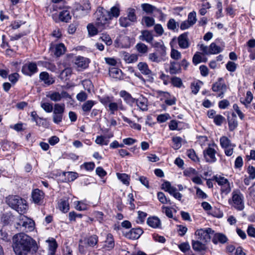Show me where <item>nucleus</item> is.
<instances>
[{
    "label": "nucleus",
    "mask_w": 255,
    "mask_h": 255,
    "mask_svg": "<svg viewBox=\"0 0 255 255\" xmlns=\"http://www.w3.org/2000/svg\"><path fill=\"white\" fill-rule=\"evenodd\" d=\"M97 17L96 24L100 29H110L112 26H110L111 21L113 17L117 18L120 14L119 4L112 7L110 11L104 10L101 11Z\"/></svg>",
    "instance_id": "obj_1"
},
{
    "label": "nucleus",
    "mask_w": 255,
    "mask_h": 255,
    "mask_svg": "<svg viewBox=\"0 0 255 255\" xmlns=\"http://www.w3.org/2000/svg\"><path fill=\"white\" fill-rule=\"evenodd\" d=\"M12 248L16 255H28L35 253L38 246L35 240H15Z\"/></svg>",
    "instance_id": "obj_2"
},
{
    "label": "nucleus",
    "mask_w": 255,
    "mask_h": 255,
    "mask_svg": "<svg viewBox=\"0 0 255 255\" xmlns=\"http://www.w3.org/2000/svg\"><path fill=\"white\" fill-rule=\"evenodd\" d=\"M6 202L9 207L16 210L19 214L26 213L28 208L26 201L18 196H8L6 199Z\"/></svg>",
    "instance_id": "obj_3"
},
{
    "label": "nucleus",
    "mask_w": 255,
    "mask_h": 255,
    "mask_svg": "<svg viewBox=\"0 0 255 255\" xmlns=\"http://www.w3.org/2000/svg\"><path fill=\"white\" fill-rule=\"evenodd\" d=\"M195 235L198 239H211V238L217 240L227 239L224 235L221 233L216 234L214 231L210 228L197 230Z\"/></svg>",
    "instance_id": "obj_4"
},
{
    "label": "nucleus",
    "mask_w": 255,
    "mask_h": 255,
    "mask_svg": "<svg viewBox=\"0 0 255 255\" xmlns=\"http://www.w3.org/2000/svg\"><path fill=\"white\" fill-rule=\"evenodd\" d=\"M228 203L230 205L238 211H242L245 208L244 197L239 189L233 190L232 198L229 199Z\"/></svg>",
    "instance_id": "obj_5"
},
{
    "label": "nucleus",
    "mask_w": 255,
    "mask_h": 255,
    "mask_svg": "<svg viewBox=\"0 0 255 255\" xmlns=\"http://www.w3.org/2000/svg\"><path fill=\"white\" fill-rule=\"evenodd\" d=\"M127 16H122L119 19L120 25L123 27H127L137 22V17L134 8L129 7L127 10Z\"/></svg>",
    "instance_id": "obj_6"
},
{
    "label": "nucleus",
    "mask_w": 255,
    "mask_h": 255,
    "mask_svg": "<svg viewBox=\"0 0 255 255\" xmlns=\"http://www.w3.org/2000/svg\"><path fill=\"white\" fill-rule=\"evenodd\" d=\"M65 110V106L64 103L55 104L53 110L52 119L54 123L59 124L62 122Z\"/></svg>",
    "instance_id": "obj_7"
},
{
    "label": "nucleus",
    "mask_w": 255,
    "mask_h": 255,
    "mask_svg": "<svg viewBox=\"0 0 255 255\" xmlns=\"http://www.w3.org/2000/svg\"><path fill=\"white\" fill-rule=\"evenodd\" d=\"M18 220V222L16 223L17 226L24 227L26 231H30L33 230L34 226V221L24 216L23 214H19Z\"/></svg>",
    "instance_id": "obj_8"
},
{
    "label": "nucleus",
    "mask_w": 255,
    "mask_h": 255,
    "mask_svg": "<svg viewBox=\"0 0 255 255\" xmlns=\"http://www.w3.org/2000/svg\"><path fill=\"white\" fill-rule=\"evenodd\" d=\"M38 72L37 63L34 62H28L24 64L21 68V72L25 76L31 77Z\"/></svg>",
    "instance_id": "obj_9"
},
{
    "label": "nucleus",
    "mask_w": 255,
    "mask_h": 255,
    "mask_svg": "<svg viewBox=\"0 0 255 255\" xmlns=\"http://www.w3.org/2000/svg\"><path fill=\"white\" fill-rule=\"evenodd\" d=\"M216 150L211 147H208L203 151L204 157L206 161L209 163H214L217 161L216 157Z\"/></svg>",
    "instance_id": "obj_10"
},
{
    "label": "nucleus",
    "mask_w": 255,
    "mask_h": 255,
    "mask_svg": "<svg viewBox=\"0 0 255 255\" xmlns=\"http://www.w3.org/2000/svg\"><path fill=\"white\" fill-rule=\"evenodd\" d=\"M188 32H185L178 36L177 41L180 48L185 49L189 47L190 43L188 38Z\"/></svg>",
    "instance_id": "obj_11"
},
{
    "label": "nucleus",
    "mask_w": 255,
    "mask_h": 255,
    "mask_svg": "<svg viewBox=\"0 0 255 255\" xmlns=\"http://www.w3.org/2000/svg\"><path fill=\"white\" fill-rule=\"evenodd\" d=\"M44 193L39 189H35L31 193V198L33 202L38 205H42L44 198Z\"/></svg>",
    "instance_id": "obj_12"
},
{
    "label": "nucleus",
    "mask_w": 255,
    "mask_h": 255,
    "mask_svg": "<svg viewBox=\"0 0 255 255\" xmlns=\"http://www.w3.org/2000/svg\"><path fill=\"white\" fill-rule=\"evenodd\" d=\"M137 67L141 74L147 76L149 81L153 79L152 77V72L151 70L149 69L148 66L146 63L140 62L138 63Z\"/></svg>",
    "instance_id": "obj_13"
},
{
    "label": "nucleus",
    "mask_w": 255,
    "mask_h": 255,
    "mask_svg": "<svg viewBox=\"0 0 255 255\" xmlns=\"http://www.w3.org/2000/svg\"><path fill=\"white\" fill-rule=\"evenodd\" d=\"M39 80L43 82L46 86H50L55 83V78L47 72H42L39 74Z\"/></svg>",
    "instance_id": "obj_14"
},
{
    "label": "nucleus",
    "mask_w": 255,
    "mask_h": 255,
    "mask_svg": "<svg viewBox=\"0 0 255 255\" xmlns=\"http://www.w3.org/2000/svg\"><path fill=\"white\" fill-rule=\"evenodd\" d=\"M89 59L82 56L77 57L75 61V65L79 71L86 69L89 66Z\"/></svg>",
    "instance_id": "obj_15"
},
{
    "label": "nucleus",
    "mask_w": 255,
    "mask_h": 255,
    "mask_svg": "<svg viewBox=\"0 0 255 255\" xmlns=\"http://www.w3.org/2000/svg\"><path fill=\"white\" fill-rule=\"evenodd\" d=\"M143 233V231L140 227L132 228L126 234L125 237L129 239H138Z\"/></svg>",
    "instance_id": "obj_16"
},
{
    "label": "nucleus",
    "mask_w": 255,
    "mask_h": 255,
    "mask_svg": "<svg viewBox=\"0 0 255 255\" xmlns=\"http://www.w3.org/2000/svg\"><path fill=\"white\" fill-rule=\"evenodd\" d=\"M120 96L122 97L124 101L130 107H132L135 102V99L133 98L130 94L125 90H122L120 92Z\"/></svg>",
    "instance_id": "obj_17"
},
{
    "label": "nucleus",
    "mask_w": 255,
    "mask_h": 255,
    "mask_svg": "<svg viewBox=\"0 0 255 255\" xmlns=\"http://www.w3.org/2000/svg\"><path fill=\"white\" fill-rule=\"evenodd\" d=\"M53 48V53L56 57H59L61 55L65 54L66 51V47L63 43H59L53 45V46H51V48Z\"/></svg>",
    "instance_id": "obj_18"
},
{
    "label": "nucleus",
    "mask_w": 255,
    "mask_h": 255,
    "mask_svg": "<svg viewBox=\"0 0 255 255\" xmlns=\"http://www.w3.org/2000/svg\"><path fill=\"white\" fill-rule=\"evenodd\" d=\"M148 59L151 62L159 63L165 61L166 57V55H162V54L154 52L148 54Z\"/></svg>",
    "instance_id": "obj_19"
},
{
    "label": "nucleus",
    "mask_w": 255,
    "mask_h": 255,
    "mask_svg": "<svg viewBox=\"0 0 255 255\" xmlns=\"http://www.w3.org/2000/svg\"><path fill=\"white\" fill-rule=\"evenodd\" d=\"M227 120L229 130L231 131H234L238 126L236 115L234 113H233L231 116H228Z\"/></svg>",
    "instance_id": "obj_20"
},
{
    "label": "nucleus",
    "mask_w": 255,
    "mask_h": 255,
    "mask_svg": "<svg viewBox=\"0 0 255 255\" xmlns=\"http://www.w3.org/2000/svg\"><path fill=\"white\" fill-rule=\"evenodd\" d=\"M108 107L111 114H114L115 112L117 111L119 109L121 110H125L122 102L120 99L118 100V103L112 101L110 104H109Z\"/></svg>",
    "instance_id": "obj_21"
},
{
    "label": "nucleus",
    "mask_w": 255,
    "mask_h": 255,
    "mask_svg": "<svg viewBox=\"0 0 255 255\" xmlns=\"http://www.w3.org/2000/svg\"><path fill=\"white\" fill-rule=\"evenodd\" d=\"M212 89L214 92H220L221 91H226L227 86L223 82L222 78H219L218 81L213 84Z\"/></svg>",
    "instance_id": "obj_22"
},
{
    "label": "nucleus",
    "mask_w": 255,
    "mask_h": 255,
    "mask_svg": "<svg viewBox=\"0 0 255 255\" xmlns=\"http://www.w3.org/2000/svg\"><path fill=\"white\" fill-rule=\"evenodd\" d=\"M147 224L150 227L154 229L160 228V220L156 216H151L147 218Z\"/></svg>",
    "instance_id": "obj_23"
},
{
    "label": "nucleus",
    "mask_w": 255,
    "mask_h": 255,
    "mask_svg": "<svg viewBox=\"0 0 255 255\" xmlns=\"http://www.w3.org/2000/svg\"><path fill=\"white\" fill-rule=\"evenodd\" d=\"M137 106L142 111H146L148 110V100L144 97H140L135 99Z\"/></svg>",
    "instance_id": "obj_24"
},
{
    "label": "nucleus",
    "mask_w": 255,
    "mask_h": 255,
    "mask_svg": "<svg viewBox=\"0 0 255 255\" xmlns=\"http://www.w3.org/2000/svg\"><path fill=\"white\" fill-rule=\"evenodd\" d=\"M141 35L139 36V39L142 41H145L147 43L152 44L153 36L152 32L148 30H143L141 31Z\"/></svg>",
    "instance_id": "obj_25"
},
{
    "label": "nucleus",
    "mask_w": 255,
    "mask_h": 255,
    "mask_svg": "<svg viewBox=\"0 0 255 255\" xmlns=\"http://www.w3.org/2000/svg\"><path fill=\"white\" fill-rule=\"evenodd\" d=\"M181 69L180 63L173 61H170L168 72L171 75L181 73Z\"/></svg>",
    "instance_id": "obj_26"
},
{
    "label": "nucleus",
    "mask_w": 255,
    "mask_h": 255,
    "mask_svg": "<svg viewBox=\"0 0 255 255\" xmlns=\"http://www.w3.org/2000/svg\"><path fill=\"white\" fill-rule=\"evenodd\" d=\"M151 44L152 46L156 49V53L162 54V55H166V47L162 41L154 42Z\"/></svg>",
    "instance_id": "obj_27"
},
{
    "label": "nucleus",
    "mask_w": 255,
    "mask_h": 255,
    "mask_svg": "<svg viewBox=\"0 0 255 255\" xmlns=\"http://www.w3.org/2000/svg\"><path fill=\"white\" fill-rule=\"evenodd\" d=\"M96 103V101L93 100H88L83 103L82 106V109L84 114L87 115L88 114Z\"/></svg>",
    "instance_id": "obj_28"
},
{
    "label": "nucleus",
    "mask_w": 255,
    "mask_h": 255,
    "mask_svg": "<svg viewBox=\"0 0 255 255\" xmlns=\"http://www.w3.org/2000/svg\"><path fill=\"white\" fill-rule=\"evenodd\" d=\"M141 24L147 27H150L154 25L155 19L149 16H143L141 18Z\"/></svg>",
    "instance_id": "obj_29"
},
{
    "label": "nucleus",
    "mask_w": 255,
    "mask_h": 255,
    "mask_svg": "<svg viewBox=\"0 0 255 255\" xmlns=\"http://www.w3.org/2000/svg\"><path fill=\"white\" fill-rule=\"evenodd\" d=\"M46 97L50 99L51 101L54 102H60L61 100L60 93L56 91H49L46 95Z\"/></svg>",
    "instance_id": "obj_30"
},
{
    "label": "nucleus",
    "mask_w": 255,
    "mask_h": 255,
    "mask_svg": "<svg viewBox=\"0 0 255 255\" xmlns=\"http://www.w3.org/2000/svg\"><path fill=\"white\" fill-rule=\"evenodd\" d=\"M193 249L197 252H202L205 251L207 247L205 243L201 242L199 240H193Z\"/></svg>",
    "instance_id": "obj_31"
},
{
    "label": "nucleus",
    "mask_w": 255,
    "mask_h": 255,
    "mask_svg": "<svg viewBox=\"0 0 255 255\" xmlns=\"http://www.w3.org/2000/svg\"><path fill=\"white\" fill-rule=\"evenodd\" d=\"M142 10L147 14H152L153 11H156L157 8L147 3H144L141 4Z\"/></svg>",
    "instance_id": "obj_32"
},
{
    "label": "nucleus",
    "mask_w": 255,
    "mask_h": 255,
    "mask_svg": "<svg viewBox=\"0 0 255 255\" xmlns=\"http://www.w3.org/2000/svg\"><path fill=\"white\" fill-rule=\"evenodd\" d=\"M48 243V255H54L58 247L56 240H46Z\"/></svg>",
    "instance_id": "obj_33"
},
{
    "label": "nucleus",
    "mask_w": 255,
    "mask_h": 255,
    "mask_svg": "<svg viewBox=\"0 0 255 255\" xmlns=\"http://www.w3.org/2000/svg\"><path fill=\"white\" fill-rule=\"evenodd\" d=\"M58 208L63 213H67L69 210V204L68 200L61 199L58 203Z\"/></svg>",
    "instance_id": "obj_34"
},
{
    "label": "nucleus",
    "mask_w": 255,
    "mask_h": 255,
    "mask_svg": "<svg viewBox=\"0 0 255 255\" xmlns=\"http://www.w3.org/2000/svg\"><path fill=\"white\" fill-rule=\"evenodd\" d=\"M95 25H96V24H95ZM87 28L88 29L89 35L90 36H95L98 34V31H102V30H104V29H100V28H99V27L97 25L95 26L92 23L88 24Z\"/></svg>",
    "instance_id": "obj_35"
},
{
    "label": "nucleus",
    "mask_w": 255,
    "mask_h": 255,
    "mask_svg": "<svg viewBox=\"0 0 255 255\" xmlns=\"http://www.w3.org/2000/svg\"><path fill=\"white\" fill-rule=\"evenodd\" d=\"M59 19L63 22H68L71 19L70 11L67 10H63L59 14Z\"/></svg>",
    "instance_id": "obj_36"
},
{
    "label": "nucleus",
    "mask_w": 255,
    "mask_h": 255,
    "mask_svg": "<svg viewBox=\"0 0 255 255\" xmlns=\"http://www.w3.org/2000/svg\"><path fill=\"white\" fill-rule=\"evenodd\" d=\"M40 107L46 113H49L53 111L54 106L52 103L42 101L40 103Z\"/></svg>",
    "instance_id": "obj_37"
},
{
    "label": "nucleus",
    "mask_w": 255,
    "mask_h": 255,
    "mask_svg": "<svg viewBox=\"0 0 255 255\" xmlns=\"http://www.w3.org/2000/svg\"><path fill=\"white\" fill-rule=\"evenodd\" d=\"M179 23L174 18H170L167 23V28L171 31L177 30Z\"/></svg>",
    "instance_id": "obj_38"
},
{
    "label": "nucleus",
    "mask_w": 255,
    "mask_h": 255,
    "mask_svg": "<svg viewBox=\"0 0 255 255\" xmlns=\"http://www.w3.org/2000/svg\"><path fill=\"white\" fill-rule=\"evenodd\" d=\"M91 9V4L88 0H84L82 4L80 5L77 8L78 10H81L87 12Z\"/></svg>",
    "instance_id": "obj_39"
},
{
    "label": "nucleus",
    "mask_w": 255,
    "mask_h": 255,
    "mask_svg": "<svg viewBox=\"0 0 255 255\" xmlns=\"http://www.w3.org/2000/svg\"><path fill=\"white\" fill-rule=\"evenodd\" d=\"M118 178L125 185H128L129 184V176L126 173H117Z\"/></svg>",
    "instance_id": "obj_40"
},
{
    "label": "nucleus",
    "mask_w": 255,
    "mask_h": 255,
    "mask_svg": "<svg viewBox=\"0 0 255 255\" xmlns=\"http://www.w3.org/2000/svg\"><path fill=\"white\" fill-rule=\"evenodd\" d=\"M13 218L12 215L9 213L3 214L1 218V222L4 226L8 225Z\"/></svg>",
    "instance_id": "obj_41"
},
{
    "label": "nucleus",
    "mask_w": 255,
    "mask_h": 255,
    "mask_svg": "<svg viewBox=\"0 0 255 255\" xmlns=\"http://www.w3.org/2000/svg\"><path fill=\"white\" fill-rule=\"evenodd\" d=\"M99 39L105 42V43L108 46H110L113 43V41L111 37L107 33H102L101 34Z\"/></svg>",
    "instance_id": "obj_42"
},
{
    "label": "nucleus",
    "mask_w": 255,
    "mask_h": 255,
    "mask_svg": "<svg viewBox=\"0 0 255 255\" xmlns=\"http://www.w3.org/2000/svg\"><path fill=\"white\" fill-rule=\"evenodd\" d=\"M221 48L213 42L209 46V54H216L222 51Z\"/></svg>",
    "instance_id": "obj_43"
},
{
    "label": "nucleus",
    "mask_w": 255,
    "mask_h": 255,
    "mask_svg": "<svg viewBox=\"0 0 255 255\" xmlns=\"http://www.w3.org/2000/svg\"><path fill=\"white\" fill-rule=\"evenodd\" d=\"M212 180H214V181H215L218 184L221 186V187L226 183H227V182L228 181V180L224 177H222L220 175L218 176V175H214L212 177Z\"/></svg>",
    "instance_id": "obj_44"
},
{
    "label": "nucleus",
    "mask_w": 255,
    "mask_h": 255,
    "mask_svg": "<svg viewBox=\"0 0 255 255\" xmlns=\"http://www.w3.org/2000/svg\"><path fill=\"white\" fill-rule=\"evenodd\" d=\"M99 101L105 107H107L110 103L113 101V97H110L108 96L103 97L98 96Z\"/></svg>",
    "instance_id": "obj_45"
},
{
    "label": "nucleus",
    "mask_w": 255,
    "mask_h": 255,
    "mask_svg": "<svg viewBox=\"0 0 255 255\" xmlns=\"http://www.w3.org/2000/svg\"><path fill=\"white\" fill-rule=\"evenodd\" d=\"M186 154L189 158L194 162H199L200 161L199 158L197 156L193 149L187 150L186 151Z\"/></svg>",
    "instance_id": "obj_46"
},
{
    "label": "nucleus",
    "mask_w": 255,
    "mask_h": 255,
    "mask_svg": "<svg viewBox=\"0 0 255 255\" xmlns=\"http://www.w3.org/2000/svg\"><path fill=\"white\" fill-rule=\"evenodd\" d=\"M157 198L159 201L162 204H172V202L170 200L167 198L163 192H158L157 193Z\"/></svg>",
    "instance_id": "obj_47"
},
{
    "label": "nucleus",
    "mask_w": 255,
    "mask_h": 255,
    "mask_svg": "<svg viewBox=\"0 0 255 255\" xmlns=\"http://www.w3.org/2000/svg\"><path fill=\"white\" fill-rule=\"evenodd\" d=\"M221 146L224 148H227L231 146V140L226 136H222L220 139Z\"/></svg>",
    "instance_id": "obj_48"
},
{
    "label": "nucleus",
    "mask_w": 255,
    "mask_h": 255,
    "mask_svg": "<svg viewBox=\"0 0 255 255\" xmlns=\"http://www.w3.org/2000/svg\"><path fill=\"white\" fill-rule=\"evenodd\" d=\"M182 138L179 136L173 137L172 140L173 142V148L174 149H178L181 147Z\"/></svg>",
    "instance_id": "obj_49"
},
{
    "label": "nucleus",
    "mask_w": 255,
    "mask_h": 255,
    "mask_svg": "<svg viewBox=\"0 0 255 255\" xmlns=\"http://www.w3.org/2000/svg\"><path fill=\"white\" fill-rule=\"evenodd\" d=\"M137 51L141 54L146 53L148 51V47L144 43H138L135 46Z\"/></svg>",
    "instance_id": "obj_50"
},
{
    "label": "nucleus",
    "mask_w": 255,
    "mask_h": 255,
    "mask_svg": "<svg viewBox=\"0 0 255 255\" xmlns=\"http://www.w3.org/2000/svg\"><path fill=\"white\" fill-rule=\"evenodd\" d=\"M186 20L192 26L194 25L197 21L196 12L193 11L190 12L188 15L187 19Z\"/></svg>",
    "instance_id": "obj_51"
},
{
    "label": "nucleus",
    "mask_w": 255,
    "mask_h": 255,
    "mask_svg": "<svg viewBox=\"0 0 255 255\" xmlns=\"http://www.w3.org/2000/svg\"><path fill=\"white\" fill-rule=\"evenodd\" d=\"M124 59L127 63H131L137 61L138 56L136 54H132L130 55H126L124 57Z\"/></svg>",
    "instance_id": "obj_52"
},
{
    "label": "nucleus",
    "mask_w": 255,
    "mask_h": 255,
    "mask_svg": "<svg viewBox=\"0 0 255 255\" xmlns=\"http://www.w3.org/2000/svg\"><path fill=\"white\" fill-rule=\"evenodd\" d=\"M64 175L67 177V180L69 182L73 181L78 177V174L74 172H64Z\"/></svg>",
    "instance_id": "obj_53"
},
{
    "label": "nucleus",
    "mask_w": 255,
    "mask_h": 255,
    "mask_svg": "<svg viewBox=\"0 0 255 255\" xmlns=\"http://www.w3.org/2000/svg\"><path fill=\"white\" fill-rule=\"evenodd\" d=\"M171 83L174 87L178 88H180L183 85L181 79L175 76L171 78Z\"/></svg>",
    "instance_id": "obj_54"
},
{
    "label": "nucleus",
    "mask_w": 255,
    "mask_h": 255,
    "mask_svg": "<svg viewBox=\"0 0 255 255\" xmlns=\"http://www.w3.org/2000/svg\"><path fill=\"white\" fill-rule=\"evenodd\" d=\"M231 187L229 181L227 182V183H226L221 187V194H224L225 195L228 194L231 192Z\"/></svg>",
    "instance_id": "obj_55"
},
{
    "label": "nucleus",
    "mask_w": 255,
    "mask_h": 255,
    "mask_svg": "<svg viewBox=\"0 0 255 255\" xmlns=\"http://www.w3.org/2000/svg\"><path fill=\"white\" fill-rule=\"evenodd\" d=\"M137 213L138 216L136 222L138 224H142L144 222L147 214L146 213L140 211H139Z\"/></svg>",
    "instance_id": "obj_56"
},
{
    "label": "nucleus",
    "mask_w": 255,
    "mask_h": 255,
    "mask_svg": "<svg viewBox=\"0 0 255 255\" xmlns=\"http://www.w3.org/2000/svg\"><path fill=\"white\" fill-rule=\"evenodd\" d=\"M237 64L232 61H228L226 65V69L230 72H234L236 70Z\"/></svg>",
    "instance_id": "obj_57"
},
{
    "label": "nucleus",
    "mask_w": 255,
    "mask_h": 255,
    "mask_svg": "<svg viewBox=\"0 0 255 255\" xmlns=\"http://www.w3.org/2000/svg\"><path fill=\"white\" fill-rule=\"evenodd\" d=\"M153 26L154 30L158 36H161L164 33V29L161 24L159 23L154 24Z\"/></svg>",
    "instance_id": "obj_58"
},
{
    "label": "nucleus",
    "mask_w": 255,
    "mask_h": 255,
    "mask_svg": "<svg viewBox=\"0 0 255 255\" xmlns=\"http://www.w3.org/2000/svg\"><path fill=\"white\" fill-rule=\"evenodd\" d=\"M19 75L17 73H14L8 75L9 81L13 84H15L19 78Z\"/></svg>",
    "instance_id": "obj_59"
},
{
    "label": "nucleus",
    "mask_w": 255,
    "mask_h": 255,
    "mask_svg": "<svg viewBox=\"0 0 255 255\" xmlns=\"http://www.w3.org/2000/svg\"><path fill=\"white\" fill-rule=\"evenodd\" d=\"M225 120V118L221 115H218L215 116L214 119V122L217 126H221L224 121Z\"/></svg>",
    "instance_id": "obj_60"
},
{
    "label": "nucleus",
    "mask_w": 255,
    "mask_h": 255,
    "mask_svg": "<svg viewBox=\"0 0 255 255\" xmlns=\"http://www.w3.org/2000/svg\"><path fill=\"white\" fill-rule=\"evenodd\" d=\"M170 118V116L168 114H160L157 117V121L159 123H163L165 122Z\"/></svg>",
    "instance_id": "obj_61"
},
{
    "label": "nucleus",
    "mask_w": 255,
    "mask_h": 255,
    "mask_svg": "<svg viewBox=\"0 0 255 255\" xmlns=\"http://www.w3.org/2000/svg\"><path fill=\"white\" fill-rule=\"evenodd\" d=\"M170 56L174 60H178L181 58V54L177 50L172 49L170 53Z\"/></svg>",
    "instance_id": "obj_62"
},
{
    "label": "nucleus",
    "mask_w": 255,
    "mask_h": 255,
    "mask_svg": "<svg viewBox=\"0 0 255 255\" xmlns=\"http://www.w3.org/2000/svg\"><path fill=\"white\" fill-rule=\"evenodd\" d=\"M82 217V214H77L74 211L70 212L69 213V219L70 221H75L76 218H81Z\"/></svg>",
    "instance_id": "obj_63"
},
{
    "label": "nucleus",
    "mask_w": 255,
    "mask_h": 255,
    "mask_svg": "<svg viewBox=\"0 0 255 255\" xmlns=\"http://www.w3.org/2000/svg\"><path fill=\"white\" fill-rule=\"evenodd\" d=\"M247 232L249 237L255 238V228L252 225L248 226Z\"/></svg>",
    "instance_id": "obj_64"
}]
</instances>
